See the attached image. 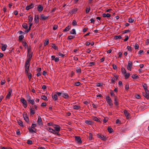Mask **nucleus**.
Wrapping results in <instances>:
<instances>
[{
	"mask_svg": "<svg viewBox=\"0 0 149 149\" xmlns=\"http://www.w3.org/2000/svg\"><path fill=\"white\" fill-rule=\"evenodd\" d=\"M32 55L33 52L27 54V56L28 57V58L27 60L25 62L24 67H26L27 66L30 67V62L31 61V59L32 57Z\"/></svg>",
	"mask_w": 149,
	"mask_h": 149,
	"instance_id": "f257e3e1",
	"label": "nucleus"
},
{
	"mask_svg": "<svg viewBox=\"0 0 149 149\" xmlns=\"http://www.w3.org/2000/svg\"><path fill=\"white\" fill-rule=\"evenodd\" d=\"M24 67L25 68V74L27 75L29 81H30L32 78V74L30 73L29 72L30 67L27 66Z\"/></svg>",
	"mask_w": 149,
	"mask_h": 149,
	"instance_id": "f03ea898",
	"label": "nucleus"
},
{
	"mask_svg": "<svg viewBox=\"0 0 149 149\" xmlns=\"http://www.w3.org/2000/svg\"><path fill=\"white\" fill-rule=\"evenodd\" d=\"M20 102L23 104L24 108H26L27 106V101L24 99L22 98L20 100Z\"/></svg>",
	"mask_w": 149,
	"mask_h": 149,
	"instance_id": "7ed1b4c3",
	"label": "nucleus"
},
{
	"mask_svg": "<svg viewBox=\"0 0 149 149\" xmlns=\"http://www.w3.org/2000/svg\"><path fill=\"white\" fill-rule=\"evenodd\" d=\"M106 99L107 102L110 106H111L113 104L112 103V101L109 96H107L106 97Z\"/></svg>",
	"mask_w": 149,
	"mask_h": 149,
	"instance_id": "20e7f679",
	"label": "nucleus"
},
{
	"mask_svg": "<svg viewBox=\"0 0 149 149\" xmlns=\"http://www.w3.org/2000/svg\"><path fill=\"white\" fill-rule=\"evenodd\" d=\"M97 137L103 141H105L107 140V138L105 136L100 134H97Z\"/></svg>",
	"mask_w": 149,
	"mask_h": 149,
	"instance_id": "39448f33",
	"label": "nucleus"
},
{
	"mask_svg": "<svg viewBox=\"0 0 149 149\" xmlns=\"http://www.w3.org/2000/svg\"><path fill=\"white\" fill-rule=\"evenodd\" d=\"M12 92V90L11 88H9L8 90V93L6 96V98L9 99L11 96Z\"/></svg>",
	"mask_w": 149,
	"mask_h": 149,
	"instance_id": "423d86ee",
	"label": "nucleus"
},
{
	"mask_svg": "<svg viewBox=\"0 0 149 149\" xmlns=\"http://www.w3.org/2000/svg\"><path fill=\"white\" fill-rule=\"evenodd\" d=\"M132 62L130 61H129L128 62V65L127 66V69L131 71V67H132Z\"/></svg>",
	"mask_w": 149,
	"mask_h": 149,
	"instance_id": "0eeeda50",
	"label": "nucleus"
},
{
	"mask_svg": "<svg viewBox=\"0 0 149 149\" xmlns=\"http://www.w3.org/2000/svg\"><path fill=\"white\" fill-rule=\"evenodd\" d=\"M55 131L57 132H59L61 130V127L60 126L56 125H54L53 126Z\"/></svg>",
	"mask_w": 149,
	"mask_h": 149,
	"instance_id": "6e6552de",
	"label": "nucleus"
},
{
	"mask_svg": "<svg viewBox=\"0 0 149 149\" xmlns=\"http://www.w3.org/2000/svg\"><path fill=\"white\" fill-rule=\"evenodd\" d=\"M75 140L77 141L78 143H82V141L81 140V139L79 136H75Z\"/></svg>",
	"mask_w": 149,
	"mask_h": 149,
	"instance_id": "1a4fd4ad",
	"label": "nucleus"
},
{
	"mask_svg": "<svg viewBox=\"0 0 149 149\" xmlns=\"http://www.w3.org/2000/svg\"><path fill=\"white\" fill-rule=\"evenodd\" d=\"M37 122L39 125L41 126L43 125L42 121L41 118L40 116H38Z\"/></svg>",
	"mask_w": 149,
	"mask_h": 149,
	"instance_id": "9d476101",
	"label": "nucleus"
},
{
	"mask_svg": "<svg viewBox=\"0 0 149 149\" xmlns=\"http://www.w3.org/2000/svg\"><path fill=\"white\" fill-rule=\"evenodd\" d=\"M118 99L117 96H115L114 100V104L116 106H118V105L119 103L118 102Z\"/></svg>",
	"mask_w": 149,
	"mask_h": 149,
	"instance_id": "9b49d317",
	"label": "nucleus"
},
{
	"mask_svg": "<svg viewBox=\"0 0 149 149\" xmlns=\"http://www.w3.org/2000/svg\"><path fill=\"white\" fill-rule=\"evenodd\" d=\"M52 60H54L55 62H58L59 61V59L58 57L55 58V56H51Z\"/></svg>",
	"mask_w": 149,
	"mask_h": 149,
	"instance_id": "f8f14e48",
	"label": "nucleus"
},
{
	"mask_svg": "<svg viewBox=\"0 0 149 149\" xmlns=\"http://www.w3.org/2000/svg\"><path fill=\"white\" fill-rule=\"evenodd\" d=\"M37 9H38V11L39 12H41L43 10V6H42L41 5H39L37 7Z\"/></svg>",
	"mask_w": 149,
	"mask_h": 149,
	"instance_id": "ddd939ff",
	"label": "nucleus"
},
{
	"mask_svg": "<svg viewBox=\"0 0 149 149\" xmlns=\"http://www.w3.org/2000/svg\"><path fill=\"white\" fill-rule=\"evenodd\" d=\"M33 7L34 6L33 3H31V4L26 6V10H29L31 8H33Z\"/></svg>",
	"mask_w": 149,
	"mask_h": 149,
	"instance_id": "4468645a",
	"label": "nucleus"
},
{
	"mask_svg": "<svg viewBox=\"0 0 149 149\" xmlns=\"http://www.w3.org/2000/svg\"><path fill=\"white\" fill-rule=\"evenodd\" d=\"M48 17V16H45L43 14H42L40 16V19L42 20H45L47 19Z\"/></svg>",
	"mask_w": 149,
	"mask_h": 149,
	"instance_id": "2eb2a0df",
	"label": "nucleus"
},
{
	"mask_svg": "<svg viewBox=\"0 0 149 149\" xmlns=\"http://www.w3.org/2000/svg\"><path fill=\"white\" fill-rule=\"evenodd\" d=\"M39 16L38 15H35L34 18V21L36 24H38L39 22Z\"/></svg>",
	"mask_w": 149,
	"mask_h": 149,
	"instance_id": "dca6fc26",
	"label": "nucleus"
},
{
	"mask_svg": "<svg viewBox=\"0 0 149 149\" xmlns=\"http://www.w3.org/2000/svg\"><path fill=\"white\" fill-rule=\"evenodd\" d=\"M1 49L3 51H5L7 48V45L6 44H1Z\"/></svg>",
	"mask_w": 149,
	"mask_h": 149,
	"instance_id": "f3484780",
	"label": "nucleus"
},
{
	"mask_svg": "<svg viewBox=\"0 0 149 149\" xmlns=\"http://www.w3.org/2000/svg\"><path fill=\"white\" fill-rule=\"evenodd\" d=\"M62 96L65 99H67L69 97V96L66 93H63Z\"/></svg>",
	"mask_w": 149,
	"mask_h": 149,
	"instance_id": "a211bd4d",
	"label": "nucleus"
},
{
	"mask_svg": "<svg viewBox=\"0 0 149 149\" xmlns=\"http://www.w3.org/2000/svg\"><path fill=\"white\" fill-rule=\"evenodd\" d=\"M72 108L76 110H79L81 108V107L79 105H73L72 106Z\"/></svg>",
	"mask_w": 149,
	"mask_h": 149,
	"instance_id": "6ab92c4d",
	"label": "nucleus"
},
{
	"mask_svg": "<svg viewBox=\"0 0 149 149\" xmlns=\"http://www.w3.org/2000/svg\"><path fill=\"white\" fill-rule=\"evenodd\" d=\"M71 26L69 25L67 26L63 31V32H66L68 31L71 28Z\"/></svg>",
	"mask_w": 149,
	"mask_h": 149,
	"instance_id": "aec40b11",
	"label": "nucleus"
},
{
	"mask_svg": "<svg viewBox=\"0 0 149 149\" xmlns=\"http://www.w3.org/2000/svg\"><path fill=\"white\" fill-rule=\"evenodd\" d=\"M23 117L26 122H28L29 121V119L26 115H23Z\"/></svg>",
	"mask_w": 149,
	"mask_h": 149,
	"instance_id": "412c9836",
	"label": "nucleus"
},
{
	"mask_svg": "<svg viewBox=\"0 0 149 149\" xmlns=\"http://www.w3.org/2000/svg\"><path fill=\"white\" fill-rule=\"evenodd\" d=\"M78 10V9L77 8H74L72 10H71L70 11V13H71L73 14L74 13H76V12Z\"/></svg>",
	"mask_w": 149,
	"mask_h": 149,
	"instance_id": "4be33fe9",
	"label": "nucleus"
},
{
	"mask_svg": "<svg viewBox=\"0 0 149 149\" xmlns=\"http://www.w3.org/2000/svg\"><path fill=\"white\" fill-rule=\"evenodd\" d=\"M111 15L109 14L104 13L102 14V16L104 17H111Z\"/></svg>",
	"mask_w": 149,
	"mask_h": 149,
	"instance_id": "5701e85b",
	"label": "nucleus"
},
{
	"mask_svg": "<svg viewBox=\"0 0 149 149\" xmlns=\"http://www.w3.org/2000/svg\"><path fill=\"white\" fill-rule=\"evenodd\" d=\"M143 95L147 99H149V94L146 93H143Z\"/></svg>",
	"mask_w": 149,
	"mask_h": 149,
	"instance_id": "b1692460",
	"label": "nucleus"
},
{
	"mask_svg": "<svg viewBox=\"0 0 149 149\" xmlns=\"http://www.w3.org/2000/svg\"><path fill=\"white\" fill-rule=\"evenodd\" d=\"M54 101H56L58 99V96L56 94H55L52 96Z\"/></svg>",
	"mask_w": 149,
	"mask_h": 149,
	"instance_id": "393cba45",
	"label": "nucleus"
},
{
	"mask_svg": "<svg viewBox=\"0 0 149 149\" xmlns=\"http://www.w3.org/2000/svg\"><path fill=\"white\" fill-rule=\"evenodd\" d=\"M18 124L21 127H23L24 126V125L23 124V123L22 121L21 120H19L18 121Z\"/></svg>",
	"mask_w": 149,
	"mask_h": 149,
	"instance_id": "a878e982",
	"label": "nucleus"
},
{
	"mask_svg": "<svg viewBox=\"0 0 149 149\" xmlns=\"http://www.w3.org/2000/svg\"><path fill=\"white\" fill-rule=\"evenodd\" d=\"M124 74V76L125 79H127L129 78L130 76V74L129 73H125Z\"/></svg>",
	"mask_w": 149,
	"mask_h": 149,
	"instance_id": "bb28decb",
	"label": "nucleus"
},
{
	"mask_svg": "<svg viewBox=\"0 0 149 149\" xmlns=\"http://www.w3.org/2000/svg\"><path fill=\"white\" fill-rule=\"evenodd\" d=\"M33 109V108L30 109V113L31 115L34 114L35 113V110Z\"/></svg>",
	"mask_w": 149,
	"mask_h": 149,
	"instance_id": "cd10ccee",
	"label": "nucleus"
},
{
	"mask_svg": "<svg viewBox=\"0 0 149 149\" xmlns=\"http://www.w3.org/2000/svg\"><path fill=\"white\" fill-rule=\"evenodd\" d=\"M85 123L87 124L91 125L93 124V122L91 120H87L85 121Z\"/></svg>",
	"mask_w": 149,
	"mask_h": 149,
	"instance_id": "c85d7f7f",
	"label": "nucleus"
},
{
	"mask_svg": "<svg viewBox=\"0 0 149 149\" xmlns=\"http://www.w3.org/2000/svg\"><path fill=\"white\" fill-rule=\"evenodd\" d=\"M22 42L23 45L25 47V48H26L27 47L28 45L26 42L22 41Z\"/></svg>",
	"mask_w": 149,
	"mask_h": 149,
	"instance_id": "c756f323",
	"label": "nucleus"
},
{
	"mask_svg": "<svg viewBox=\"0 0 149 149\" xmlns=\"http://www.w3.org/2000/svg\"><path fill=\"white\" fill-rule=\"evenodd\" d=\"M70 33L71 34L76 35V34L75 29H73L72 31H70Z\"/></svg>",
	"mask_w": 149,
	"mask_h": 149,
	"instance_id": "7c9ffc66",
	"label": "nucleus"
},
{
	"mask_svg": "<svg viewBox=\"0 0 149 149\" xmlns=\"http://www.w3.org/2000/svg\"><path fill=\"white\" fill-rule=\"evenodd\" d=\"M29 23V28L28 29H27L26 31H25V32H26L27 33L28 32L30 31V30H31V26L33 24V23Z\"/></svg>",
	"mask_w": 149,
	"mask_h": 149,
	"instance_id": "2f4dec72",
	"label": "nucleus"
},
{
	"mask_svg": "<svg viewBox=\"0 0 149 149\" xmlns=\"http://www.w3.org/2000/svg\"><path fill=\"white\" fill-rule=\"evenodd\" d=\"M107 130L108 132L110 133H112L113 131V130L112 128L110 127H109L108 128Z\"/></svg>",
	"mask_w": 149,
	"mask_h": 149,
	"instance_id": "473e14b6",
	"label": "nucleus"
},
{
	"mask_svg": "<svg viewBox=\"0 0 149 149\" xmlns=\"http://www.w3.org/2000/svg\"><path fill=\"white\" fill-rule=\"evenodd\" d=\"M33 17L29 15V23H32V21L33 20Z\"/></svg>",
	"mask_w": 149,
	"mask_h": 149,
	"instance_id": "72a5a7b5",
	"label": "nucleus"
},
{
	"mask_svg": "<svg viewBox=\"0 0 149 149\" xmlns=\"http://www.w3.org/2000/svg\"><path fill=\"white\" fill-rule=\"evenodd\" d=\"M24 38V36L23 35H20L19 36V40L20 42H22V40Z\"/></svg>",
	"mask_w": 149,
	"mask_h": 149,
	"instance_id": "f704fd0d",
	"label": "nucleus"
},
{
	"mask_svg": "<svg viewBox=\"0 0 149 149\" xmlns=\"http://www.w3.org/2000/svg\"><path fill=\"white\" fill-rule=\"evenodd\" d=\"M95 65V62H91L89 63V64L88 65L89 67H92L93 65Z\"/></svg>",
	"mask_w": 149,
	"mask_h": 149,
	"instance_id": "c9c22d12",
	"label": "nucleus"
},
{
	"mask_svg": "<svg viewBox=\"0 0 149 149\" xmlns=\"http://www.w3.org/2000/svg\"><path fill=\"white\" fill-rule=\"evenodd\" d=\"M132 78L134 79H136L139 78L138 76L136 74H134L132 76Z\"/></svg>",
	"mask_w": 149,
	"mask_h": 149,
	"instance_id": "e433bc0d",
	"label": "nucleus"
},
{
	"mask_svg": "<svg viewBox=\"0 0 149 149\" xmlns=\"http://www.w3.org/2000/svg\"><path fill=\"white\" fill-rule=\"evenodd\" d=\"M124 113L126 117H128L129 115V113L126 110H124Z\"/></svg>",
	"mask_w": 149,
	"mask_h": 149,
	"instance_id": "4c0bfd02",
	"label": "nucleus"
},
{
	"mask_svg": "<svg viewBox=\"0 0 149 149\" xmlns=\"http://www.w3.org/2000/svg\"><path fill=\"white\" fill-rule=\"evenodd\" d=\"M122 38V36L121 35H118V36H116L114 37V38L116 39L117 40L118 39H121Z\"/></svg>",
	"mask_w": 149,
	"mask_h": 149,
	"instance_id": "58836bf2",
	"label": "nucleus"
},
{
	"mask_svg": "<svg viewBox=\"0 0 149 149\" xmlns=\"http://www.w3.org/2000/svg\"><path fill=\"white\" fill-rule=\"evenodd\" d=\"M75 37V36H70L68 37V39L71 40L72 39L74 38Z\"/></svg>",
	"mask_w": 149,
	"mask_h": 149,
	"instance_id": "ea45409f",
	"label": "nucleus"
},
{
	"mask_svg": "<svg viewBox=\"0 0 149 149\" xmlns=\"http://www.w3.org/2000/svg\"><path fill=\"white\" fill-rule=\"evenodd\" d=\"M76 72L77 73H78L79 74H80L81 73V68H78L77 70H76Z\"/></svg>",
	"mask_w": 149,
	"mask_h": 149,
	"instance_id": "a19ab883",
	"label": "nucleus"
},
{
	"mask_svg": "<svg viewBox=\"0 0 149 149\" xmlns=\"http://www.w3.org/2000/svg\"><path fill=\"white\" fill-rule=\"evenodd\" d=\"M22 27L25 29H27L28 28V26L27 25V24L26 23H24L23 24Z\"/></svg>",
	"mask_w": 149,
	"mask_h": 149,
	"instance_id": "79ce46f5",
	"label": "nucleus"
},
{
	"mask_svg": "<svg viewBox=\"0 0 149 149\" xmlns=\"http://www.w3.org/2000/svg\"><path fill=\"white\" fill-rule=\"evenodd\" d=\"M93 119L95 121H96L97 122H100V120L96 117L94 116L93 117Z\"/></svg>",
	"mask_w": 149,
	"mask_h": 149,
	"instance_id": "37998d69",
	"label": "nucleus"
},
{
	"mask_svg": "<svg viewBox=\"0 0 149 149\" xmlns=\"http://www.w3.org/2000/svg\"><path fill=\"white\" fill-rule=\"evenodd\" d=\"M41 98L42 99L45 100H48L47 97L45 95H42L41 96Z\"/></svg>",
	"mask_w": 149,
	"mask_h": 149,
	"instance_id": "c03bdc74",
	"label": "nucleus"
},
{
	"mask_svg": "<svg viewBox=\"0 0 149 149\" xmlns=\"http://www.w3.org/2000/svg\"><path fill=\"white\" fill-rule=\"evenodd\" d=\"M90 6H88V7H87L86 8V13H88L90 11Z\"/></svg>",
	"mask_w": 149,
	"mask_h": 149,
	"instance_id": "a18cd8bd",
	"label": "nucleus"
},
{
	"mask_svg": "<svg viewBox=\"0 0 149 149\" xmlns=\"http://www.w3.org/2000/svg\"><path fill=\"white\" fill-rule=\"evenodd\" d=\"M52 47L54 48V49H56V50H57L58 49V47L57 46H56L55 44H52Z\"/></svg>",
	"mask_w": 149,
	"mask_h": 149,
	"instance_id": "49530a36",
	"label": "nucleus"
},
{
	"mask_svg": "<svg viewBox=\"0 0 149 149\" xmlns=\"http://www.w3.org/2000/svg\"><path fill=\"white\" fill-rule=\"evenodd\" d=\"M28 102L30 103H31L32 105H33L34 104V100H30Z\"/></svg>",
	"mask_w": 149,
	"mask_h": 149,
	"instance_id": "de8ad7c7",
	"label": "nucleus"
},
{
	"mask_svg": "<svg viewBox=\"0 0 149 149\" xmlns=\"http://www.w3.org/2000/svg\"><path fill=\"white\" fill-rule=\"evenodd\" d=\"M110 93L112 97H115L116 96L115 95V94L113 92V91L112 90H110Z\"/></svg>",
	"mask_w": 149,
	"mask_h": 149,
	"instance_id": "09e8293b",
	"label": "nucleus"
},
{
	"mask_svg": "<svg viewBox=\"0 0 149 149\" xmlns=\"http://www.w3.org/2000/svg\"><path fill=\"white\" fill-rule=\"evenodd\" d=\"M32 128L31 127V128L29 127V132L31 133H33L35 132V131H34L32 129Z\"/></svg>",
	"mask_w": 149,
	"mask_h": 149,
	"instance_id": "8fccbe9b",
	"label": "nucleus"
},
{
	"mask_svg": "<svg viewBox=\"0 0 149 149\" xmlns=\"http://www.w3.org/2000/svg\"><path fill=\"white\" fill-rule=\"evenodd\" d=\"M72 25L73 26H75L77 25V22L75 20H74L72 22Z\"/></svg>",
	"mask_w": 149,
	"mask_h": 149,
	"instance_id": "3c124183",
	"label": "nucleus"
},
{
	"mask_svg": "<svg viewBox=\"0 0 149 149\" xmlns=\"http://www.w3.org/2000/svg\"><path fill=\"white\" fill-rule=\"evenodd\" d=\"M49 43V40L48 39H47V40H46L44 43V46H46V45L48 44Z\"/></svg>",
	"mask_w": 149,
	"mask_h": 149,
	"instance_id": "603ef678",
	"label": "nucleus"
},
{
	"mask_svg": "<svg viewBox=\"0 0 149 149\" xmlns=\"http://www.w3.org/2000/svg\"><path fill=\"white\" fill-rule=\"evenodd\" d=\"M134 19L132 18H129L128 19V22L130 23H133L134 21Z\"/></svg>",
	"mask_w": 149,
	"mask_h": 149,
	"instance_id": "864d4df0",
	"label": "nucleus"
},
{
	"mask_svg": "<svg viewBox=\"0 0 149 149\" xmlns=\"http://www.w3.org/2000/svg\"><path fill=\"white\" fill-rule=\"evenodd\" d=\"M58 55L61 56V57H64V56L65 55H64L62 54L61 53V52H58Z\"/></svg>",
	"mask_w": 149,
	"mask_h": 149,
	"instance_id": "5fc2aeb1",
	"label": "nucleus"
},
{
	"mask_svg": "<svg viewBox=\"0 0 149 149\" xmlns=\"http://www.w3.org/2000/svg\"><path fill=\"white\" fill-rule=\"evenodd\" d=\"M143 86L145 90L147 89V85L146 84H143Z\"/></svg>",
	"mask_w": 149,
	"mask_h": 149,
	"instance_id": "6e6d98bb",
	"label": "nucleus"
},
{
	"mask_svg": "<svg viewBox=\"0 0 149 149\" xmlns=\"http://www.w3.org/2000/svg\"><path fill=\"white\" fill-rule=\"evenodd\" d=\"M81 83L79 81L75 82L74 83V85L76 86H79L80 84Z\"/></svg>",
	"mask_w": 149,
	"mask_h": 149,
	"instance_id": "4d7b16f0",
	"label": "nucleus"
},
{
	"mask_svg": "<svg viewBox=\"0 0 149 149\" xmlns=\"http://www.w3.org/2000/svg\"><path fill=\"white\" fill-rule=\"evenodd\" d=\"M121 71L123 73V74H125V73H126V70H125V69L124 68H121Z\"/></svg>",
	"mask_w": 149,
	"mask_h": 149,
	"instance_id": "13d9d810",
	"label": "nucleus"
},
{
	"mask_svg": "<svg viewBox=\"0 0 149 149\" xmlns=\"http://www.w3.org/2000/svg\"><path fill=\"white\" fill-rule=\"evenodd\" d=\"M26 98L28 101H29L30 100H31V97L29 95H26Z\"/></svg>",
	"mask_w": 149,
	"mask_h": 149,
	"instance_id": "bf43d9fd",
	"label": "nucleus"
},
{
	"mask_svg": "<svg viewBox=\"0 0 149 149\" xmlns=\"http://www.w3.org/2000/svg\"><path fill=\"white\" fill-rule=\"evenodd\" d=\"M27 143L29 144L32 145L33 144V142L31 140H28Z\"/></svg>",
	"mask_w": 149,
	"mask_h": 149,
	"instance_id": "052dcab7",
	"label": "nucleus"
},
{
	"mask_svg": "<svg viewBox=\"0 0 149 149\" xmlns=\"http://www.w3.org/2000/svg\"><path fill=\"white\" fill-rule=\"evenodd\" d=\"M103 86V84L102 83H98L96 84V86L97 87H100Z\"/></svg>",
	"mask_w": 149,
	"mask_h": 149,
	"instance_id": "680f3d73",
	"label": "nucleus"
},
{
	"mask_svg": "<svg viewBox=\"0 0 149 149\" xmlns=\"http://www.w3.org/2000/svg\"><path fill=\"white\" fill-rule=\"evenodd\" d=\"M56 93L57 95H58V96H61L62 95V93L61 92H56Z\"/></svg>",
	"mask_w": 149,
	"mask_h": 149,
	"instance_id": "e2e57ef3",
	"label": "nucleus"
},
{
	"mask_svg": "<svg viewBox=\"0 0 149 149\" xmlns=\"http://www.w3.org/2000/svg\"><path fill=\"white\" fill-rule=\"evenodd\" d=\"M116 124H120L121 122L119 119H117L116 121Z\"/></svg>",
	"mask_w": 149,
	"mask_h": 149,
	"instance_id": "0e129e2a",
	"label": "nucleus"
},
{
	"mask_svg": "<svg viewBox=\"0 0 149 149\" xmlns=\"http://www.w3.org/2000/svg\"><path fill=\"white\" fill-rule=\"evenodd\" d=\"M125 37V38L124 40V41L125 42L127 41L129 38V37L128 36H126Z\"/></svg>",
	"mask_w": 149,
	"mask_h": 149,
	"instance_id": "69168bd1",
	"label": "nucleus"
},
{
	"mask_svg": "<svg viewBox=\"0 0 149 149\" xmlns=\"http://www.w3.org/2000/svg\"><path fill=\"white\" fill-rule=\"evenodd\" d=\"M47 130L50 132H51L53 129L50 127L47 128Z\"/></svg>",
	"mask_w": 149,
	"mask_h": 149,
	"instance_id": "338daca9",
	"label": "nucleus"
},
{
	"mask_svg": "<svg viewBox=\"0 0 149 149\" xmlns=\"http://www.w3.org/2000/svg\"><path fill=\"white\" fill-rule=\"evenodd\" d=\"M58 27V26L56 25H54L53 28V29L54 30H55L57 29Z\"/></svg>",
	"mask_w": 149,
	"mask_h": 149,
	"instance_id": "774afa93",
	"label": "nucleus"
}]
</instances>
